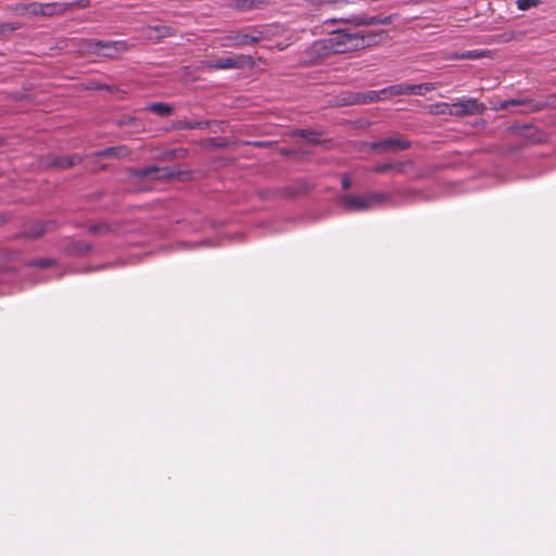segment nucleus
Wrapping results in <instances>:
<instances>
[{
  "label": "nucleus",
  "instance_id": "f257e3e1",
  "mask_svg": "<svg viewBox=\"0 0 556 556\" xmlns=\"http://www.w3.org/2000/svg\"><path fill=\"white\" fill-rule=\"evenodd\" d=\"M384 30L379 31H351L339 28L329 33L327 37L333 54L348 53L375 46L380 42Z\"/></svg>",
  "mask_w": 556,
  "mask_h": 556
},
{
  "label": "nucleus",
  "instance_id": "f03ea898",
  "mask_svg": "<svg viewBox=\"0 0 556 556\" xmlns=\"http://www.w3.org/2000/svg\"><path fill=\"white\" fill-rule=\"evenodd\" d=\"M340 203L349 212H366L382 204H392L391 194L380 191H368L362 194L348 193L340 197Z\"/></svg>",
  "mask_w": 556,
  "mask_h": 556
},
{
  "label": "nucleus",
  "instance_id": "7ed1b4c3",
  "mask_svg": "<svg viewBox=\"0 0 556 556\" xmlns=\"http://www.w3.org/2000/svg\"><path fill=\"white\" fill-rule=\"evenodd\" d=\"M266 37V33L258 27H245L226 33L223 38V46L225 48L253 46L264 40Z\"/></svg>",
  "mask_w": 556,
  "mask_h": 556
},
{
  "label": "nucleus",
  "instance_id": "20e7f679",
  "mask_svg": "<svg viewBox=\"0 0 556 556\" xmlns=\"http://www.w3.org/2000/svg\"><path fill=\"white\" fill-rule=\"evenodd\" d=\"M332 24V23H350L356 26H369V25H388L391 23V17H380V16H367V15H356V14H350V15H342V16H334L325 20V24Z\"/></svg>",
  "mask_w": 556,
  "mask_h": 556
},
{
  "label": "nucleus",
  "instance_id": "39448f33",
  "mask_svg": "<svg viewBox=\"0 0 556 556\" xmlns=\"http://www.w3.org/2000/svg\"><path fill=\"white\" fill-rule=\"evenodd\" d=\"M88 50L91 53L103 55L106 58H117L119 53L127 50V43L123 40L118 41H90Z\"/></svg>",
  "mask_w": 556,
  "mask_h": 556
},
{
  "label": "nucleus",
  "instance_id": "423d86ee",
  "mask_svg": "<svg viewBox=\"0 0 556 556\" xmlns=\"http://www.w3.org/2000/svg\"><path fill=\"white\" fill-rule=\"evenodd\" d=\"M453 106V116L464 117L476 114H483L486 110L484 103L480 102L476 98H467L464 97L456 102L452 103Z\"/></svg>",
  "mask_w": 556,
  "mask_h": 556
},
{
  "label": "nucleus",
  "instance_id": "0eeeda50",
  "mask_svg": "<svg viewBox=\"0 0 556 556\" xmlns=\"http://www.w3.org/2000/svg\"><path fill=\"white\" fill-rule=\"evenodd\" d=\"M371 150L378 152L402 151L410 148V142L402 137H389L370 144Z\"/></svg>",
  "mask_w": 556,
  "mask_h": 556
},
{
  "label": "nucleus",
  "instance_id": "6e6552de",
  "mask_svg": "<svg viewBox=\"0 0 556 556\" xmlns=\"http://www.w3.org/2000/svg\"><path fill=\"white\" fill-rule=\"evenodd\" d=\"M251 62L250 56L238 55L229 58H220L214 61L207 62L206 66L212 70H233L240 68L243 65Z\"/></svg>",
  "mask_w": 556,
  "mask_h": 556
},
{
  "label": "nucleus",
  "instance_id": "1a4fd4ad",
  "mask_svg": "<svg viewBox=\"0 0 556 556\" xmlns=\"http://www.w3.org/2000/svg\"><path fill=\"white\" fill-rule=\"evenodd\" d=\"M329 40L328 38L319 39L314 41L307 49H306V56L309 62H318L323 60L324 58L328 56L332 53V49H330V46L328 45Z\"/></svg>",
  "mask_w": 556,
  "mask_h": 556
},
{
  "label": "nucleus",
  "instance_id": "9d476101",
  "mask_svg": "<svg viewBox=\"0 0 556 556\" xmlns=\"http://www.w3.org/2000/svg\"><path fill=\"white\" fill-rule=\"evenodd\" d=\"M76 4L79 5L80 8H84L87 5V2H85L84 0H80L78 2H72V3H46V4H40L39 10H34L33 13H35V14L39 13L45 16H52L54 14H59V13L63 12L67 7H74Z\"/></svg>",
  "mask_w": 556,
  "mask_h": 556
},
{
  "label": "nucleus",
  "instance_id": "9b49d317",
  "mask_svg": "<svg viewBox=\"0 0 556 556\" xmlns=\"http://www.w3.org/2000/svg\"><path fill=\"white\" fill-rule=\"evenodd\" d=\"M134 176L163 179L172 177L173 173L167 167H159L155 165H151L135 170Z\"/></svg>",
  "mask_w": 556,
  "mask_h": 556
},
{
  "label": "nucleus",
  "instance_id": "f8f14e48",
  "mask_svg": "<svg viewBox=\"0 0 556 556\" xmlns=\"http://www.w3.org/2000/svg\"><path fill=\"white\" fill-rule=\"evenodd\" d=\"M413 166V162L406 161V162H387L377 164L369 168V172L376 173V174H384L390 170H393L397 174H404L406 170V167Z\"/></svg>",
  "mask_w": 556,
  "mask_h": 556
},
{
  "label": "nucleus",
  "instance_id": "ddd939ff",
  "mask_svg": "<svg viewBox=\"0 0 556 556\" xmlns=\"http://www.w3.org/2000/svg\"><path fill=\"white\" fill-rule=\"evenodd\" d=\"M386 99L384 92L380 90H370L367 92H357L349 101L348 104H365L372 103Z\"/></svg>",
  "mask_w": 556,
  "mask_h": 556
},
{
  "label": "nucleus",
  "instance_id": "4468645a",
  "mask_svg": "<svg viewBox=\"0 0 556 556\" xmlns=\"http://www.w3.org/2000/svg\"><path fill=\"white\" fill-rule=\"evenodd\" d=\"M54 226L52 220L37 222L24 231V236L29 239H38Z\"/></svg>",
  "mask_w": 556,
  "mask_h": 556
},
{
  "label": "nucleus",
  "instance_id": "2eb2a0df",
  "mask_svg": "<svg viewBox=\"0 0 556 556\" xmlns=\"http://www.w3.org/2000/svg\"><path fill=\"white\" fill-rule=\"evenodd\" d=\"M522 136L532 143H544L547 141V135L531 125L522 127Z\"/></svg>",
  "mask_w": 556,
  "mask_h": 556
},
{
  "label": "nucleus",
  "instance_id": "dca6fc26",
  "mask_svg": "<svg viewBox=\"0 0 556 556\" xmlns=\"http://www.w3.org/2000/svg\"><path fill=\"white\" fill-rule=\"evenodd\" d=\"M384 92V97L390 98L393 96L410 94V84H397L381 89Z\"/></svg>",
  "mask_w": 556,
  "mask_h": 556
},
{
  "label": "nucleus",
  "instance_id": "f3484780",
  "mask_svg": "<svg viewBox=\"0 0 556 556\" xmlns=\"http://www.w3.org/2000/svg\"><path fill=\"white\" fill-rule=\"evenodd\" d=\"M81 160L77 155H66V156H60L56 157L52 164L54 166L61 167V168H70L74 166L75 164L79 163Z\"/></svg>",
  "mask_w": 556,
  "mask_h": 556
},
{
  "label": "nucleus",
  "instance_id": "a211bd4d",
  "mask_svg": "<svg viewBox=\"0 0 556 556\" xmlns=\"http://www.w3.org/2000/svg\"><path fill=\"white\" fill-rule=\"evenodd\" d=\"M147 110L160 116H168L173 111L170 105L162 102L151 103L147 106Z\"/></svg>",
  "mask_w": 556,
  "mask_h": 556
},
{
  "label": "nucleus",
  "instance_id": "6ab92c4d",
  "mask_svg": "<svg viewBox=\"0 0 556 556\" xmlns=\"http://www.w3.org/2000/svg\"><path fill=\"white\" fill-rule=\"evenodd\" d=\"M485 55L481 50H469L463 53H453L450 59L452 60H477Z\"/></svg>",
  "mask_w": 556,
  "mask_h": 556
},
{
  "label": "nucleus",
  "instance_id": "aec40b11",
  "mask_svg": "<svg viewBox=\"0 0 556 556\" xmlns=\"http://www.w3.org/2000/svg\"><path fill=\"white\" fill-rule=\"evenodd\" d=\"M430 112L433 114L453 116V106L452 103L438 102L431 105Z\"/></svg>",
  "mask_w": 556,
  "mask_h": 556
},
{
  "label": "nucleus",
  "instance_id": "412c9836",
  "mask_svg": "<svg viewBox=\"0 0 556 556\" xmlns=\"http://www.w3.org/2000/svg\"><path fill=\"white\" fill-rule=\"evenodd\" d=\"M437 85L433 83L410 85V94L424 96L427 92L433 91Z\"/></svg>",
  "mask_w": 556,
  "mask_h": 556
},
{
  "label": "nucleus",
  "instance_id": "4be33fe9",
  "mask_svg": "<svg viewBox=\"0 0 556 556\" xmlns=\"http://www.w3.org/2000/svg\"><path fill=\"white\" fill-rule=\"evenodd\" d=\"M210 126L208 121H181L179 122L180 129H206Z\"/></svg>",
  "mask_w": 556,
  "mask_h": 556
},
{
  "label": "nucleus",
  "instance_id": "5701e85b",
  "mask_svg": "<svg viewBox=\"0 0 556 556\" xmlns=\"http://www.w3.org/2000/svg\"><path fill=\"white\" fill-rule=\"evenodd\" d=\"M261 0H237L235 7L240 11H249L261 8Z\"/></svg>",
  "mask_w": 556,
  "mask_h": 556
},
{
  "label": "nucleus",
  "instance_id": "b1692460",
  "mask_svg": "<svg viewBox=\"0 0 556 556\" xmlns=\"http://www.w3.org/2000/svg\"><path fill=\"white\" fill-rule=\"evenodd\" d=\"M313 7L316 8H324V7H334L340 8L342 7L345 1L344 0H309Z\"/></svg>",
  "mask_w": 556,
  "mask_h": 556
},
{
  "label": "nucleus",
  "instance_id": "393cba45",
  "mask_svg": "<svg viewBox=\"0 0 556 556\" xmlns=\"http://www.w3.org/2000/svg\"><path fill=\"white\" fill-rule=\"evenodd\" d=\"M125 150L124 147H111L103 149L101 151H98L96 155L98 156H110V157H119L122 155V152Z\"/></svg>",
  "mask_w": 556,
  "mask_h": 556
},
{
  "label": "nucleus",
  "instance_id": "a878e982",
  "mask_svg": "<svg viewBox=\"0 0 556 556\" xmlns=\"http://www.w3.org/2000/svg\"><path fill=\"white\" fill-rule=\"evenodd\" d=\"M540 4V0H517L516 5L520 11H527Z\"/></svg>",
  "mask_w": 556,
  "mask_h": 556
},
{
  "label": "nucleus",
  "instance_id": "bb28decb",
  "mask_svg": "<svg viewBox=\"0 0 556 556\" xmlns=\"http://www.w3.org/2000/svg\"><path fill=\"white\" fill-rule=\"evenodd\" d=\"M55 264L53 258H36L33 260L29 265L38 268H47Z\"/></svg>",
  "mask_w": 556,
  "mask_h": 556
},
{
  "label": "nucleus",
  "instance_id": "cd10ccee",
  "mask_svg": "<svg viewBox=\"0 0 556 556\" xmlns=\"http://www.w3.org/2000/svg\"><path fill=\"white\" fill-rule=\"evenodd\" d=\"M526 103H528V100H526V99L505 100V101L500 103V109L501 110H507L510 106L525 105Z\"/></svg>",
  "mask_w": 556,
  "mask_h": 556
},
{
  "label": "nucleus",
  "instance_id": "c85d7f7f",
  "mask_svg": "<svg viewBox=\"0 0 556 556\" xmlns=\"http://www.w3.org/2000/svg\"><path fill=\"white\" fill-rule=\"evenodd\" d=\"M18 24L17 23H2L0 22V35H8V34H11L12 31L18 29Z\"/></svg>",
  "mask_w": 556,
  "mask_h": 556
},
{
  "label": "nucleus",
  "instance_id": "c756f323",
  "mask_svg": "<svg viewBox=\"0 0 556 556\" xmlns=\"http://www.w3.org/2000/svg\"><path fill=\"white\" fill-rule=\"evenodd\" d=\"M299 135L312 142H318L319 139V134L308 129L300 130Z\"/></svg>",
  "mask_w": 556,
  "mask_h": 556
},
{
  "label": "nucleus",
  "instance_id": "7c9ffc66",
  "mask_svg": "<svg viewBox=\"0 0 556 556\" xmlns=\"http://www.w3.org/2000/svg\"><path fill=\"white\" fill-rule=\"evenodd\" d=\"M352 187V178L350 177V175L348 174H344L342 176V188L343 189H350Z\"/></svg>",
  "mask_w": 556,
  "mask_h": 556
},
{
  "label": "nucleus",
  "instance_id": "2f4dec72",
  "mask_svg": "<svg viewBox=\"0 0 556 556\" xmlns=\"http://www.w3.org/2000/svg\"><path fill=\"white\" fill-rule=\"evenodd\" d=\"M77 249H78L79 252L86 253V252L90 251L91 245H89L87 243L78 242L77 243Z\"/></svg>",
  "mask_w": 556,
  "mask_h": 556
},
{
  "label": "nucleus",
  "instance_id": "473e14b6",
  "mask_svg": "<svg viewBox=\"0 0 556 556\" xmlns=\"http://www.w3.org/2000/svg\"><path fill=\"white\" fill-rule=\"evenodd\" d=\"M103 228H106V227L103 225H93L90 227V231L98 232V231L102 230Z\"/></svg>",
  "mask_w": 556,
  "mask_h": 556
},
{
  "label": "nucleus",
  "instance_id": "72a5a7b5",
  "mask_svg": "<svg viewBox=\"0 0 556 556\" xmlns=\"http://www.w3.org/2000/svg\"><path fill=\"white\" fill-rule=\"evenodd\" d=\"M0 223H4V218L2 216H0Z\"/></svg>",
  "mask_w": 556,
  "mask_h": 556
}]
</instances>
